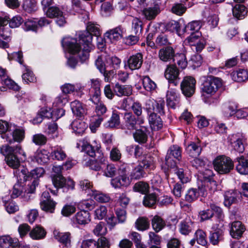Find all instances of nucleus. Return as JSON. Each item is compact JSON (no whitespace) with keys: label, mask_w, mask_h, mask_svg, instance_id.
Wrapping results in <instances>:
<instances>
[{"label":"nucleus","mask_w":248,"mask_h":248,"mask_svg":"<svg viewBox=\"0 0 248 248\" xmlns=\"http://www.w3.org/2000/svg\"><path fill=\"white\" fill-rule=\"evenodd\" d=\"M135 224L137 229L140 231H144L147 229L149 226V223L145 217L138 218Z\"/></svg>","instance_id":"obj_53"},{"label":"nucleus","mask_w":248,"mask_h":248,"mask_svg":"<svg viewBox=\"0 0 248 248\" xmlns=\"http://www.w3.org/2000/svg\"><path fill=\"white\" fill-rule=\"evenodd\" d=\"M200 196V193L196 188H190L186 192L185 198L186 201L191 202L196 200Z\"/></svg>","instance_id":"obj_42"},{"label":"nucleus","mask_w":248,"mask_h":248,"mask_svg":"<svg viewBox=\"0 0 248 248\" xmlns=\"http://www.w3.org/2000/svg\"><path fill=\"white\" fill-rule=\"evenodd\" d=\"M124 31V29L121 26H119L115 28L107 31L105 35L106 38L113 42L122 38Z\"/></svg>","instance_id":"obj_15"},{"label":"nucleus","mask_w":248,"mask_h":248,"mask_svg":"<svg viewBox=\"0 0 248 248\" xmlns=\"http://www.w3.org/2000/svg\"><path fill=\"white\" fill-rule=\"evenodd\" d=\"M245 231V226L241 221H235L231 224L230 234L233 238L241 237Z\"/></svg>","instance_id":"obj_14"},{"label":"nucleus","mask_w":248,"mask_h":248,"mask_svg":"<svg viewBox=\"0 0 248 248\" xmlns=\"http://www.w3.org/2000/svg\"><path fill=\"white\" fill-rule=\"evenodd\" d=\"M174 50L170 46H167L160 49L158 51V57L163 62H168L174 56Z\"/></svg>","instance_id":"obj_18"},{"label":"nucleus","mask_w":248,"mask_h":248,"mask_svg":"<svg viewBox=\"0 0 248 248\" xmlns=\"http://www.w3.org/2000/svg\"><path fill=\"white\" fill-rule=\"evenodd\" d=\"M149 239L148 240V244L151 245L158 246L161 243V238L159 236L155 234L154 232H149Z\"/></svg>","instance_id":"obj_56"},{"label":"nucleus","mask_w":248,"mask_h":248,"mask_svg":"<svg viewBox=\"0 0 248 248\" xmlns=\"http://www.w3.org/2000/svg\"><path fill=\"white\" fill-rule=\"evenodd\" d=\"M144 173L141 165H138L136 167L132 170L131 173V176L132 178L139 179L143 177Z\"/></svg>","instance_id":"obj_57"},{"label":"nucleus","mask_w":248,"mask_h":248,"mask_svg":"<svg viewBox=\"0 0 248 248\" xmlns=\"http://www.w3.org/2000/svg\"><path fill=\"white\" fill-rule=\"evenodd\" d=\"M239 197V193L236 190H230L226 191L224 194V205L230 207L232 204L237 202Z\"/></svg>","instance_id":"obj_21"},{"label":"nucleus","mask_w":248,"mask_h":248,"mask_svg":"<svg viewBox=\"0 0 248 248\" xmlns=\"http://www.w3.org/2000/svg\"><path fill=\"white\" fill-rule=\"evenodd\" d=\"M232 79L237 82H242L248 78V73L245 69H239L231 74Z\"/></svg>","instance_id":"obj_35"},{"label":"nucleus","mask_w":248,"mask_h":248,"mask_svg":"<svg viewBox=\"0 0 248 248\" xmlns=\"http://www.w3.org/2000/svg\"><path fill=\"white\" fill-rule=\"evenodd\" d=\"M74 132L77 135H82L87 128V124L81 120H74L71 124Z\"/></svg>","instance_id":"obj_25"},{"label":"nucleus","mask_w":248,"mask_h":248,"mask_svg":"<svg viewBox=\"0 0 248 248\" xmlns=\"http://www.w3.org/2000/svg\"><path fill=\"white\" fill-rule=\"evenodd\" d=\"M223 232L222 230H217L210 234L209 239L210 242L214 245H217L223 239Z\"/></svg>","instance_id":"obj_40"},{"label":"nucleus","mask_w":248,"mask_h":248,"mask_svg":"<svg viewBox=\"0 0 248 248\" xmlns=\"http://www.w3.org/2000/svg\"><path fill=\"white\" fill-rule=\"evenodd\" d=\"M186 149L187 153L192 157H196L199 155L202 151L200 140L191 141L187 144Z\"/></svg>","instance_id":"obj_17"},{"label":"nucleus","mask_w":248,"mask_h":248,"mask_svg":"<svg viewBox=\"0 0 248 248\" xmlns=\"http://www.w3.org/2000/svg\"><path fill=\"white\" fill-rule=\"evenodd\" d=\"M120 124L119 113L116 110L112 111V115L108 122V127L114 128L119 126Z\"/></svg>","instance_id":"obj_39"},{"label":"nucleus","mask_w":248,"mask_h":248,"mask_svg":"<svg viewBox=\"0 0 248 248\" xmlns=\"http://www.w3.org/2000/svg\"><path fill=\"white\" fill-rule=\"evenodd\" d=\"M168 155H171L174 158L179 160L181 158V151L177 145L171 146L168 151Z\"/></svg>","instance_id":"obj_55"},{"label":"nucleus","mask_w":248,"mask_h":248,"mask_svg":"<svg viewBox=\"0 0 248 248\" xmlns=\"http://www.w3.org/2000/svg\"><path fill=\"white\" fill-rule=\"evenodd\" d=\"M195 79L191 77H186L181 83V89L182 93L186 97L191 96L195 93Z\"/></svg>","instance_id":"obj_6"},{"label":"nucleus","mask_w":248,"mask_h":248,"mask_svg":"<svg viewBox=\"0 0 248 248\" xmlns=\"http://www.w3.org/2000/svg\"><path fill=\"white\" fill-rule=\"evenodd\" d=\"M149 185L144 182H140L134 185L133 189L135 191L139 192L142 194H145L148 191Z\"/></svg>","instance_id":"obj_54"},{"label":"nucleus","mask_w":248,"mask_h":248,"mask_svg":"<svg viewBox=\"0 0 248 248\" xmlns=\"http://www.w3.org/2000/svg\"><path fill=\"white\" fill-rule=\"evenodd\" d=\"M142 84L144 88L147 91H151L156 88L155 83L147 76L142 78Z\"/></svg>","instance_id":"obj_51"},{"label":"nucleus","mask_w":248,"mask_h":248,"mask_svg":"<svg viewBox=\"0 0 248 248\" xmlns=\"http://www.w3.org/2000/svg\"><path fill=\"white\" fill-rule=\"evenodd\" d=\"M214 169L219 174L228 173L233 169V162L232 159L224 155L217 156L214 161Z\"/></svg>","instance_id":"obj_5"},{"label":"nucleus","mask_w":248,"mask_h":248,"mask_svg":"<svg viewBox=\"0 0 248 248\" xmlns=\"http://www.w3.org/2000/svg\"><path fill=\"white\" fill-rule=\"evenodd\" d=\"M100 147V145L97 144L96 140H93L91 144L86 141L84 142L82 146V151L93 157L95 156V152L99 151Z\"/></svg>","instance_id":"obj_20"},{"label":"nucleus","mask_w":248,"mask_h":248,"mask_svg":"<svg viewBox=\"0 0 248 248\" xmlns=\"http://www.w3.org/2000/svg\"><path fill=\"white\" fill-rule=\"evenodd\" d=\"M214 129L217 134L224 135L227 133L228 128L225 124L217 122Z\"/></svg>","instance_id":"obj_62"},{"label":"nucleus","mask_w":248,"mask_h":248,"mask_svg":"<svg viewBox=\"0 0 248 248\" xmlns=\"http://www.w3.org/2000/svg\"><path fill=\"white\" fill-rule=\"evenodd\" d=\"M124 121L127 129H133L137 124V120L131 112H126L124 114Z\"/></svg>","instance_id":"obj_27"},{"label":"nucleus","mask_w":248,"mask_h":248,"mask_svg":"<svg viewBox=\"0 0 248 248\" xmlns=\"http://www.w3.org/2000/svg\"><path fill=\"white\" fill-rule=\"evenodd\" d=\"M152 105V107H147V109L151 112L152 110H153L154 112H156L160 113H164V108L165 105V103L163 101H159L158 102H156L155 101L149 100V101L147 103L146 106Z\"/></svg>","instance_id":"obj_26"},{"label":"nucleus","mask_w":248,"mask_h":248,"mask_svg":"<svg viewBox=\"0 0 248 248\" xmlns=\"http://www.w3.org/2000/svg\"><path fill=\"white\" fill-rule=\"evenodd\" d=\"M54 235L55 238L60 243L67 246L70 244L71 234L68 232H60L55 230L54 231Z\"/></svg>","instance_id":"obj_31"},{"label":"nucleus","mask_w":248,"mask_h":248,"mask_svg":"<svg viewBox=\"0 0 248 248\" xmlns=\"http://www.w3.org/2000/svg\"><path fill=\"white\" fill-rule=\"evenodd\" d=\"M202 183L203 185V186L208 189L210 193L216 189V182L213 180L204 179L202 181Z\"/></svg>","instance_id":"obj_58"},{"label":"nucleus","mask_w":248,"mask_h":248,"mask_svg":"<svg viewBox=\"0 0 248 248\" xmlns=\"http://www.w3.org/2000/svg\"><path fill=\"white\" fill-rule=\"evenodd\" d=\"M238 164L236 166L237 171L241 174H248V160L242 155L236 158Z\"/></svg>","instance_id":"obj_24"},{"label":"nucleus","mask_w":248,"mask_h":248,"mask_svg":"<svg viewBox=\"0 0 248 248\" xmlns=\"http://www.w3.org/2000/svg\"><path fill=\"white\" fill-rule=\"evenodd\" d=\"M152 226L156 232H159L165 225V222L159 217L156 216L152 219Z\"/></svg>","instance_id":"obj_41"},{"label":"nucleus","mask_w":248,"mask_h":248,"mask_svg":"<svg viewBox=\"0 0 248 248\" xmlns=\"http://www.w3.org/2000/svg\"><path fill=\"white\" fill-rule=\"evenodd\" d=\"M46 132L48 135V138L49 139L59 138L58 132L57 131V125L56 124L53 123L49 124Z\"/></svg>","instance_id":"obj_48"},{"label":"nucleus","mask_w":248,"mask_h":248,"mask_svg":"<svg viewBox=\"0 0 248 248\" xmlns=\"http://www.w3.org/2000/svg\"><path fill=\"white\" fill-rule=\"evenodd\" d=\"M192 230V222L189 218H186L182 221L179 225L180 232L184 235H187Z\"/></svg>","instance_id":"obj_33"},{"label":"nucleus","mask_w":248,"mask_h":248,"mask_svg":"<svg viewBox=\"0 0 248 248\" xmlns=\"http://www.w3.org/2000/svg\"><path fill=\"white\" fill-rule=\"evenodd\" d=\"M46 14L50 18H56V22L60 26H63L66 23V19L63 12L57 7H49Z\"/></svg>","instance_id":"obj_10"},{"label":"nucleus","mask_w":248,"mask_h":248,"mask_svg":"<svg viewBox=\"0 0 248 248\" xmlns=\"http://www.w3.org/2000/svg\"><path fill=\"white\" fill-rule=\"evenodd\" d=\"M176 63L182 69H185L187 65L186 57L184 54H180L176 56Z\"/></svg>","instance_id":"obj_63"},{"label":"nucleus","mask_w":248,"mask_h":248,"mask_svg":"<svg viewBox=\"0 0 248 248\" xmlns=\"http://www.w3.org/2000/svg\"><path fill=\"white\" fill-rule=\"evenodd\" d=\"M91 194L92 197L100 202H107L110 200V198L108 194L103 193L99 191L92 190Z\"/></svg>","instance_id":"obj_38"},{"label":"nucleus","mask_w":248,"mask_h":248,"mask_svg":"<svg viewBox=\"0 0 248 248\" xmlns=\"http://www.w3.org/2000/svg\"><path fill=\"white\" fill-rule=\"evenodd\" d=\"M118 176L111 181V186L115 188H120L128 186L131 184V180L128 176L126 165H121L118 170Z\"/></svg>","instance_id":"obj_4"},{"label":"nucleus","mask_w":248,"mask_h":248,"mask_svg":"<svg viewBox=\"0 0 248 248\" xmlns=\"http://www.w3.org/2000/svg\"><path fill=\"white\" fill-rule=\"evenodd\" d=\"M34 159L38 164H44L47 163L49 160V156L46 151H38L34 156Z\"/></svg>","instance_id":"obj_37"},{"label":"nucleus","mask_w":248,"mask_h":248,"mask_svg":"<svg viewBox=\"0 0 248 248\" xmlns=\"http://www.w3.org/2000/svg\"><path fill=\"white\" fill-rule=\"evenodd\" d=\"M65 178L62 175H56L52 179V182L56 187L61 188L64 186Z\"/></svg>","instance_id":"obj_61"},{"label":"nucleus","mask_w":248,"mask_h":248,"mask_svg":"<svg viewBox=\"0 0 248 248\" xmlns=\"http://www.w3.org/2000/svg\"><path fill=\"white\" fill-rule=\"evenodd\" d=\"M20 140H10L9 144L3 145L0 147V153L6 155L5 160L7 165L13 169H16L19 166V159L14 153L21 154L25 159L26 154L22 150L19 143Z\"/></svg>","instance_id":"obj_2"},{"label":"nucleus","mask_w":248,"mask_h":248,"mask_svg":"<svg viewBox=\"0 0 248 248\" xmlns=\"http://www.w3.org/2000/svg\"><path fill=\"white\" fill-rule=\"evenodd\" d=\"M202 26V23L200 21H193L189 23L186 26L187 31H190V33H196L199 32V30Z\"/></svg>","instance_id":"obj_44"},{"label":"nucleus","mask_w":248,"mask_h":248,"mask_svg":"<svg viewBox=\"0 0 248 248\" xmlns=\"http://www.w3.org/2000/svg\"><path fill=\"white\" fill-rule=\"evenodd\" d=\"M160 0H156L153 6L149 7L143 9L142 11V14L144 18L148 20L154 19L160 12L161 2Z\"/></svg>","instance_id":"obj_9"},{"label":"nucleus","mask_w":248,"mask_h":248,"mask_svg":"<svg viewBox=\"0 0 248 248\" xmlns=\"http://www.w3.org/2000/svg\"><path fill=\"white\" fill-rule=\"evenodd\" d=\"M221 86L222 82L219 78L212 76H208L202 85V95H214Z\"/></svg>","instance_id":"obj_3"},{"label":"nucleus","mask_w":248,"mask_h":248,"mask_svg":"<svg viewBox=\"0 0 248 248\" xmlns=\"http://www.w3.org/2000/svg\"><path fill=\"white\" fill-rule=\"evenodd\" d=\"M18 245V240L16 238H13L9 235H3L0 236V247L6 246L16 248Z\"/></svg>","instance_id":"obj_28"},{"label":"nucleus","mask_w":248,"mask_h":248,"mask_svg":"<svg viewBox=\"0 0 248 248\" xmlns=\"http://www.w3.org/2000/svg\"><path fill=\"white\" fill-rule=\"evenodd\" d=\"M176 87L169 85L166 94L167 105L172 108H175L179 103V93Z\"/></svg>","instance_id":"obj_7"},{"label":"nucleus","mask_w":248,"mask_h":248,"mask_svg":"<svg viewBox=\"0 0 248 248\" xmlns=\"http://www.w3.org/2000/svg\"><path fill=\"white\" fill-rule=\"evenodd\" d=\"M93 234L97 236H103L107 233V228L104 222H100L97 224L93 230Z\"/></svg>","instance_id":"obj_43"},{"label":"nucleus","mask_w":248,"mask_h":248,"mask_svg":"<svg viewBox=\"0 0 248 248\" xmlns=\"http://www.w3.org/2000/svg\"><path fill=\"white\" fill-rule=\"evenodd\" d=\"M114 93L118 96H129L132 93V87L129 85L115 84L113 88Z\"/></svg>","instance_id":"obj_22"},{"label":"nucleus","mask_w":248,"mask_h":248,"mask_svg":"<svg viewBox=\"0 0 248 248\" xmlns=\"http://www.w3.org/2000/svg\"><path fill=\"white\" fill-rule=\"evenodd\" d=\"M143 57L141 53H138L136 55L131 56L128 60L129 68L131 70L139 69L142 63Z\"/></svg>","instance_id":"obj_19"},{"label":"nucleus","mask_w":248,"mask_h":248,"mask_svg":"<svg viewBox=\"0 0 248 248\" xmlns=\"http://www.w3.org/2000/svg\"><path fill=\"white\" fill-rule=\"evenodd\" d=\"M56 203L50 199L48 192H44L40 199V207L42 210L49 213H53Z\"/></svg>","instance_id":"obj_8"},{"label":"nucleus","mask_w":248,"mask_h":248,"mask_svg":"<svg viewBox=\"0 0 248 248\" xmlns=\"http://www.w3.org/2000/svg\"><path fill=\"white\" fill-rule=\"evenodd\" d=\"M237 107L234 103H229L225 104L223 108L224 115L227 117L231 116L236 112Z\"/></svg>","instance_id":"obj_45"},{"label":"nucleus","mask_w":248,"mask_h":248,"mask_svg":"<svg viewBox=\"0 0 248 248\" xmlns=\"http://www.w3.org/2000/svg\"><path fill=\"white\" fill-rule=\"evenodd\" d=\"M71 107L73 114L77 117H82L86 114V110L79 101L75 100L71 103Z\"/></svg>","instance_id":"obj_23"},{"label":"nucleus","mask_w":248,"mask_h":248,"mask_svg":"<svg viewBox=\"0 0 248 248\" xmlns=\"http://www.w3.org/2000/svg\"><path fill=\"white\" fill-rule=\"evenodd\" d=\"M233 16L237 19H242L247 14V11L245 6L241 4H236L232 8Z\"/></svg>","instance_id":"obj_36"},{"label":"nucleus","mask_w":248,"mask_h":248,"mask_svg":"<svg viewBox=\"0 0 248 248\" xmlns=\"http://www.w3.org/2000/svg\"><path fill=\"white\" fill-rule=\"evenodd\" d=\"M106 60V56L105 54H102L99 56L95 62V65L97 68L101 73L104 72L106 69L105 62Z\"/></svg>","instance_id":"obj_50"},{"label":"nucleus","mask_w":248,"mask_h":248,"mask_svg":"<svg viewBox=\"0 0 248 248\" xmlns=\"http://www.w3.org/2000/svg\"><path fill=\"white\" fill-rule=\"evenodd\" d=\"M186 6L182 3L174 4L171 7V11L172 13L178 15L182 16L186 12Z\"/></svg>","instance_id":"obj_52"},{"label":"nucleus","mask_w":248,"mask_h":248,"mask_svg":"<svg viewBox=\"0 0 248 248\" xmlns=\"http://www.w3.org/2000/svg\"><path fill=\"white\" fill-rule=\"evenodd\" d=\"M46 235V232L41 226L38 225L33 228L30 232V237L34 240L44 238Z\"/></svg>","instance_id":"obj_32"},{"label":"nucleus","mask_w":248,"mask_h":248,"mask_svg":"<svg viewBox=\"0 0 248 248\" xmlns=\"http://www.w3.org/2000/svg\"><path fill=\"white\" fill-rule=\"evenodd\" d=\"M2 83L9 89H13L15 91H18L20 89V87L15 83L14 81L9 78L7 76L4 79H2Z\"/></svg>","instance_id":"obj_59"},{"label":"nucleus","mask_w":248,"mask_h":248,"mask_svg":"<svg viewBox=\"0 0 248 248\" xmlns=\"http://www.w3.org/2000/svg\"><path fill=\"white\" fill-rule=\"evenodd\" d=\"M142 30V22L138 18L132 21V31L135 34L140 35Z\"/></svg>","instance_id":"obj_49"},{"label":"nucleus","mask_w":248,"mask_h":248,"mask_svg":"<svg viewBox=\"0 0 248 248\" xmlns=\"http://www.w3.org/2000/svg\"><path fill=\"white\" fill-rule=\"evenodd\" d=\"M179 75V70L175 65H168L165 72V77L169 80L170 85H177Z\"/></svg>","instance_id":"obj_11"},{"label":"nucleus","mask_w":248,"mask_h":248,"mask_svg":"<svg viewBox=\"0 0 248 248\" xmlns=\"http://www.w3.org/2000/svg\"><path fill=\"white\" fill-rule=\"evenodd\" d=\"M45 170L43 168L38 167L29 172L27 169H22L18 173L19 177L22 176L25 181L29 180L30 178H39L43 175Z\"/></svg>","instance_id":"obj_12"},{"label":"nucleus","mask_w":248,"mask_h":248,"mask_svg":"<svg viewBox=\"0 0 248 248\" xmlns=\"http://www.w3.org/2000/svg\"><path fill=\"white\" fill-rule=\"evenodd\" d=\"M85 32H88L90 34L92 41V35L98 36L100 34L99 25L97 24H94L91 22H89L87 26L86 31H84L79 33L78 35L79 41L85 42V40H87Z\"/></svg>","instance_id":"obj_13"},{"label":"nucleus","mask_w":248,"mask_h":248,"mask_svg":"<svg viewBox=\"0 0 248 248\" xmlns=\"http://www.w3.org/2000/svg\"><path fill=\"white\" fill-rule=\"evenodd\" d=\"M135 140H147L148 138H154L151 132L145 127L137 129L133 133Z\"/></svg>","instance_id":"obj_34"},{"label":"nucleus","mask_w":248,"mask_h":248,"mask_svg":"<svg viewBox=\"0 0 248 248\" xmlns=\"http://www.w3.org/2000/svg\"><path fill=\"white\" fill-rule=\"evenodd\" d=\"M149 122L152 129L158 130L162 126V122L159 116L154 112H151L149 117Z\"/></svg>","instance_id":"obj_29"},{"label":"nucleus","mask_w":248,"mask_h":248,"mask_svg":"<svg viewBox=\"0 0 248 248\" xmlns=\"http://www.w3.org/2000/svg\"><path fill=\"white\" fill-rule=\"evenodd\" d=\"M12 133L13 140H23L25 138V130L22 128H16Z\"/></svg>","instance_id":"obj_64"},{"label":"nucleus","mask_w":248,"mask_h":248,"mask_svg":"<svg viewBox=\"0 0 248 248\" xmlns=\"http://www.w3.org/2000/svg\"><path fill=\"white\" fill-rule=\"evenodd\" d=\"M156 202V196L155 194L152 193L146 195L143 201L144 206L147 207H152Z\"/></svg>","instance_id":"obj_46"},{"label":"nucleus","mask_w":248,"mask_h":248,"mask_svg":"<svg viewBox=\"0 0 248 248\" xmlns=\"http://www.w3.org/2000/svg\"><path fill=\"white\" fill-rule=\"evenodd\" d=\"M9 23V18L7 17H2L0 16V47L6 48L8 47V44L2 39L6 40L10 36L8 31L3 32L4 28L3 27Z\"/></svg>","instance_id":"obj_16"},{"label":"nucleus","mask_w":248,"mask_h":248,"mask_svg":"<svg viewBox=\"0 0 248 248\" xmlns=\"http://www.w3.org/2000/svg\"><path fill=\"white\" fill-rule=\"evenodd\" d=\"M75 218L77 223L81 225L88 224L91 221L90 213L84 210L78 212L75 216Z\"/></svg>","instance_id":"obj_30"},{"label":"nucleus","mask_w":248,"mask_h":248,"mask_svg":"<svg viewBox=\"0 0 248 248\" xmlns=\"http://www.w3.org/2000/svg\"><path fill=\"white\" fill-rule=\"evenodd\" d=\"M85 35L87 37L85 42L79 41V43H82L83 46L82 50L80 46L75 38L64 39L62 41V46L66 47L69 53L73 54L78 53V57L81 62H84L88 59L89 52L92 47L90 34L88 32H85Z\"/></svg>","instance_id":"obj_1"},{"label":"nucleus","mask_w":248,"mask_h":248,"mask_svg":"<svg viewBox=\"0 0 248 248\" xmlns=\"http://www.w3.org/2000/svg\"><path fill=\"white\" fill-rule=\"evenodd\" d=\"M195 237L200 245L204 246L207 244L206 234L202 230H198L195 233Z\"/></svg>","instance_id":"obj_47"},{"label":"nucleus","mask_w":248,"mask_h":248,"mask_svg":"<svg viewBox=\"0 0 248 248\" xmlns=\"http://www.w3.org/2000/svg\"><path fill=\"white\" fill-rule=\"evenodd\" d=\"M95 247V248H109V242L106 237L101 236L96 241Z\"/></svg>","instance_id":"obj_60"}]
</instances>
